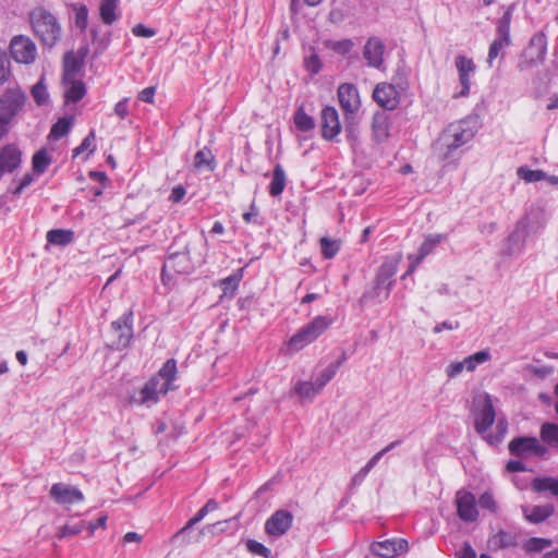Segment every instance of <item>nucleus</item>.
<instances>
[{"label":"nucleus","instance_id":"obj_48","mask_svg":"<svg viewBox=\"0 0 558 558\" xmlns=\"http://www.w3.org/2000/svg\"><path fill=\"white\" fill-rule=\"evenodd\" d=\"M217 509L218 502L215 499H209L194 517L189 519L186 523H199L206 517L207 513L215 511Z\"/></svg>","mask_w":558,"mask_h":558},{"label":"nucleus","instance_id":"obj_38","mask_svg":"<svg viewBox=\"0 0 558 558\" xmlns=\"http://www.w3.org/2000/svg\"><path fill=\"white\" fill-rule=\"evenodd\" d=\"M511 12L507 10L497 21V39L510 44Z\"/></svg>","mask_w":558,"mask_h":558},{"label":"nucleus","instance_id":"obj_32","mask_svg":"<svg viewBox=\"0 0 558 558\" xmlns=\"http://www.w3.org/2000/svg\"><path fill=\"white\" fill-rule=\"evenodd\" d=\"M118 4H119V0H102L101 1L100 8H99V14H100L101 21L106 25H111L117 21L118 15H117L116 11L118 9Z\"/></svg>","mask_w":558,"mask_h":558},{"label":"nucleus","instance_id":"obj_52","mask_svg":"<svg viewBox=\"0 0 558 558\" xmlns=\"http://www.w3.org/2000/svg\"><path fill=\"white\" fill-rule=\"evenodd\" d=\"M510 44L504 43L500 39L495 38L493 43L489 46L488 56H487V63L489 66L493 65V61L499 56L500 51Z\"/></svg>","mask_w":558,"mask_h":558},{"label":"nucleus","instance_id":"obj_26","mask_svg":"<svg viewBox=\"0 0 558 558\" xmlns=\"http://www.w3.org/2000/svg\"><path fill=\"white\" fill-rule=\"evenodd\" d=\"M287 183L286 172L280 163H277L272 170L271 182L268 186L270 196L277 197L282 194Z\"/></svg>","mask_w":558,"mask_h":558},{"label":"nucleus","instance_id":"obj_54","mask_svg":"<svg viewBox=\"0 0 558 558\" xmlns=\"http://www.w3.org/2000/svg\"><path fill=\"white\" fill-rule=\"evenodd\" d=\"M380 460V454L373 456L368 462L359 471V473L353 477V483H359L363 481V478L371 472L372 469L375 468V465Z\"/></svg>","mask_w":558,"mask_h":558},{"label":"nucleus","instance_id":"obj_6","mask_svg":"<svg viewBox=\"0 0 558 558\" xmlns=\"http://www.w3.org/2000/svg\"><path fill=\"white\" fill-rule=\"evenodd\" d=\"M338 100L345 117V131L353 132V124L351 120L360 109V96L356 86L352 83H343L337 90Z\"/></svg>","mask_w":558,"mask_h":558},{"label":"nucleus","instance_id":"obj_41","mask_svg":"<svg viewBox=\"0 0 558 558\" xmlns=\"http://www.w3.org/2000/svg\"><path fill=\"white\" fill-rule=\"evenodd\" d=\"M96 134L95 131L92 130L82 141V143L73 149V158L77 157L84 151H88V155H92L96 150Z\"/></svg>","mask_w":558,"mask_h":558},{"label":"nucleus","instance_id":"obj_59","mask_svg":"<svg viewBox=\"0 0 558 558\" xmlns=\"http://www.w3.org/2000/svg\"><path fill=\"white\" fill-rule=\"evenodd\" d=\"M553 480V477H536L532 482V487L538 493L548 492Z\"/></svg>","mask_w":558,"mask_h":558},{"label":"nucleus","instance_id":"obj_4","mask_svg":"<svg viewBox=\"0 0 558 558\" xmlns=\"http://www.w3.org/2000/svg\"><path fill=\"white\" fill-rule=\"evenodd\" d=\"M407 80L400 75L392 78V83H379L373 90V99L385 110H395L400 102V95L408 90Z\"/></svg>","mask_w":558,"mask_h":558},{"label":"nucleus","instance_id":"obj_21","mask_svg":"<svg viewBox=\"0 0 558 558\" xmlns=\"http://www.w3.org/2000/svg\"><path fill=\"white\" fill-rule=\"evenodd\" d=\"M396 274V267L391 264H384L380 266L375 279V294L378 296L380 290H385V299L388 298L392 287L391 278Z\"/></svg>","mask_w":558,"mask_h":558},{"label":"nucleus","instance_id":"obj_3","mask_svg":"<svg viewBox=\"0 0 558 558\" xmlns=\"http://www.w3.org/2000/svg\"><path fill=\"white\" fill-rule=\"evenodd\" d=\"M191 243L184 236H175L168 247V255L163 263V277L168 270L177 274H191L194 264L191 257Z\"/></svg>","mask_w":558,"mask_h":558},{"label":"nucleus","instance_id":"obj_15","mask_svg":"<svg viewBox=\"0 0 558 558\" xmlns=\"http://www.w3.org/2000/svg\"><path fill=\"white\" fill-rule=\"evenodd\" d=\"M162 384L159 381L158 376H153L146 381L143 388L140 389L137 397H133L132 401L137 404L157 403L160 396H165Z\"/></svg>","mask_w":558,"mask_h":558},{"label":"nucleus","instance_id":"obj_47","mask_svg":"<svg viewBox=\"0 0 558 558\" xmlns=\"http://www.w3.org/2000/svg\"><path fill=\"white\" fill-rule=\"evenodd\" d=\"M32 96L35 100V102L38 105V106H43L47 102L48 100V92H47V87L46 85L44 84L43 81H39L38 83H36L33 87H32Z\"/></svg>","mask_w":558,"mask_h":558},{"label":"nucleus","instance_id":"obj_23","mask_svg":"<svg viewBox=\"0 0 558 558\" xmlns=\"http://www.w3.org/2000/svg\"><path fill=\"white\" fill-rule=\"evenodd\" d=\"M408 542L405 539L385 541L375 545L374 551L380 557L392 558L395 555L405 551Z\"/></svg>","mask_w":558,"mask_h":558},{"label":"nucleus","instance_id":"obj_27","mask_svg":"<svg viewBox=\"0 0 558 558\" xmlns=\"http://www.w3.org/2000/svg\"><path fill=\"white\" fill-rule=\"evenodd\" d=\"M46 239L52 245L65 246L73 242L74 232L69 229H52L47 232Z\"/></svg>","mask_w":558,"mask_h":558},{"label":"nucleus","instance_id":"obj_45","mask_svg":"<svg viewBox=\"0 0 558 558\" xmlns=\"http://www.w3.org/2000/svg\"><path fill=\"white\" fill-rule=\"evenodd\" d=\"M204 534V530L199 529V525H184L177 534L174 539L189 538L190 541H198L199 536Z\"/></svg>","mask_w":558,"mask_h":558},{"label":"nucleus","instance_id":"obj_35","mask_svg":"<svg viewBox=\"0 0 558 558\" xmlns=\"http://www.w3.org/2000/svg\"><path fill=\"white\" fill-rule=\"evenodd\" d=\"M68 83H71V86L65 93V100L66 102L76 104L86 95L85 84L83 81H77L75 78Z\"/></svg>","mask_w":558,"mask_h":558},{"label":"nucleus","instance_id":"obj_10","mask_svg":"<svg viewBox=\"0 0 558 558\" xmlns=\"http://www.w3.org/2000/svg\"><path fill=\"white\" fill-rule=\"evenodd\" d=\"M10 54L19 63L31 64L37 56L35 43L25 35H15L10 41Z\"/></svg>","mask_w":558,"mask_h":558},{"label":"nucleus","instance_id":"obj_46","mask_svg":"<svg viewBox=\"0 0 558 558\" xmlns=\"http://www.w3.org/2000/svg\"><path fill=\"white\" fill-rule=\"evenodd\" d=\"M11 62L5 51L0 48V85L7 83L11 77Z\"/></svg>","mask_w":558,"mask_h":558},{"label":"nucleus","instance_id":"obj_14","mask_svg":"<svg viewBox=\"0 0 558 558\" xmlns=\"http://www.w3.org/2000/svg\"><path fill=\"white\" fill-rule=\"evenodd\" d=\"M22 163V151L15 144H7L0 149V173H13Z\"/></svg>","mask_w":558,"mask_h":558},{"label":"nucleus","instance_id":"obj_8","mask_svg":"<svg viewBox=\"0 0 558 558\" xmlns=\"http://www.w3.org/2000/svg\"><path fill=\"white\" fill-rule=\"evenodd\" d=\"M508 450L511 456L520 459L527 457L543 458L548 452L546 446L533 436H519L513 438L508 444Z\"/></svg>","mask_w":558,"mask_h":558},{"label":"nucleus","instance_id":"obj_50","mask_svg":"<svg viewBox=\"0 0 558 558\" xmlns=\"http://www.w3.org/2000/svg\"><path fill=\"white\" fill-rule=\"evenodd\" d=\"M88 24V9L82 4L75 8V25L81 31H85Z\"/></svg>","mask_w":558,"mask_h":558},{"label":"nucleus","instance_id":"obj_44","mask_svg":"<svg viewBox=\"0 0 558 558\" xmlns=\"http://www.w3.org/2000/svg\"><path fill=\"white\" fill-rule=\"evenodd\" d=\"M320 250L325 258H333L340 250V242L324 236L320 239Z\"/></svg>","mask_w":558,"mask_h":558},{"label":"nucleus","instance_id":"obj_5","mask_svg":"<svg viewBox=\"0 0 558 558\" xmlns=\"http://www.w3.org/2000/svg\"><path fill=\"white\" fill-rule=\"evenodd\" d=\"M331 324L332 319L328 316L315 317L290 338L289 348L294 351L302 350L307 344L314 342Z\"/></svg>","mask_w":558,"mask_h":558},{"label":"nucleus","instance_id":"obj_51","mask_svg":"<svg viewBox=\"0 0 558 558\" xmlns=\"http://www.w3.org/2000/svg\"><path fill=\"white\" fill-rule=\"evenodd\" d=\"M550 539L532 537L525 543L524 548L526 551H541L544 548L550 546Z\"/></svg>","mask_w":558,"mask_h":558},{"label":"nucleus","instance_id":"obj_9","mask_svg":"<svg viewBox=\"0 0 558 558\" xmlns=\"http://www.w3.org/2000/svg\"><path fill=\"white\" fill-rule=\"evenodd\" d=\"M49 497L54 504L66 509L84 501V495L77 487L61 482L50 487Z\"/></svg>","mask_w":558,"mask_h":558},{"label":"nucleus","instance_id":"obj_55","mask_svg":"<svg viewBox=\"0 0 558 558\" xmlns=\"http://www.w3.org/2000/svg\"><path fill=\"white\" fill-rule=\"evenodd\" d=\"M246 547L251 553L263 556L265 558H269L271 556L270 549L255 539H247Z\"/></svg>","mask_w":558,"mask_h":558},{"label":"nucleus","instance_id":"obj_22","mask_svg":"<svg viewBox=\"0 0 558 558\" xmlns=\"http://www.w3.org/2000/svg\"><path fill=\"white\" fill-rule=\"evenodd\" d=\"M547 51L546 36L543 33L534 34L530 40L527 53L533 62L542 63Z\"/></svg>","mask_w":558,"mask_h":558},{"label":"nucleus","instance_id":"obj_33","mask_svg":"<svg viewBox=\"0 0 558 558\" xmlns=\"http://www.w3.org/2000/svg\"><path fill=\"white\" fill-rule=\"evenodd\" d=\"M72 128V118L62 117L59 118L56 123L52 124L48 138L52 141H58L61 137L69 134Z\"/></svg>","mask_w":558,"mask_h":558},{"label":"nucleus","instance_id":"obj_1","mask_svg":"<svg viewBox=\"0 0 558 558\" xmlns=\"http://www.w3.org/2000/svg\"><path fill=\"white\" fill-rule=\"evenodd\" d=\"M29 23L35 37L44 48L52 49L60 40L62 27L59 20L43 7H36L29 12Z\"/></svg>","mask_w":558,"mask_h":558},{"label":"nucleus","instance_id":"obj_64","mask_svg":"<svg viewBox=\"0 0 558 558\" xmlns=\"http://www.w3.org/2000/svg\"><path fill=\"white\" fill-rule=\"evenodd\" d=\"M458 558H477L476 551L472 548L470 543L465 542L462 545V548L457 554Z\"/></svg>","mask_w":558,"mask_h":558},{"label":"nucleus","instance_id":"obj_18","mask_svg":"<svg viewBox=\"0 0 558 558\" xmlns=\"http://www.w3.org/2000/svg\"><path fill=\"white\" fill-rule=\"evenodd\" d=\"M385 46L377 37L369 38L363 49V57L372 68H379L383 63Z\"/></svg>","mask_w":558,"mask_h":558},{"label":"nucleus","instance_id":"obj_39","mask_svg":"<svg viewBox=\"0 0 558 558\" xmlns=\"http://www.w3.org/2000/svg\"><path fill=\"white\" fill-rule=\"evenodd\" d=\"M517 175L521 180H524L525 182L529 183L538 182L547 179V174L543 170H532L526 166L519 167L517 170Z\"/></svg>","mask_w":558,"mask_h":558},{"label":"nucleus","instance_id":"obj_19","mask_svg":"<svg viewBox=\"0 0 558 558\" xmlns=\"http://www.w3.org/2000/svg\"><path fill=\"white\" fill-rule=\"evenodd\" d=\"M177 375V361L174 359H168L156 375L162 384L163 393H168L169 391L177 389V386L174 385Z\"/></svg>","mask_w":558,"mask_h":558},{"label":"nucleus","instance_id":"obj_40","mask_svg":"<svg viewBox=\"0 0 558 558\" xmlns=\"http://www.w3.org/2000/svg\"><path fill=\"white\" fill-rule=\"evenodd\" d=\"M508 430V423L500 418L496 424V433L484 436L485 440L492 446H498L505 438Z\"/></svg>","mask_w":558,"mask_h":558},{"label":"nucleus","instance_id":"obj_43","mask_svg":"<svg viewBox=\"0 0 558 558\" xmlns=\"http://www.w3.org/2000/svg\"><path fill=\"white\" fill-rule=\"evenodd\" d=\"M320 391L315 381H300L295 386V392L306 399H313Z\"/></svg>","mask_w":558,"mask_h":558},{"label":"nucleus","instance_id":"obj_31","mask_svg":"<svg viewBox=\"0 0 558 558\" xmlns=\"http://www.w3.org/2000/svg\"><path fill=\"white\" fill-rule=\"evenodd\" d=\"M539 438L549 447H558V423H543L539 428Z\"/></svg>","mask_w":558,"mask_h":558},{"label":"nucleus","instance_id":"obj_2","mask_svg":"<svg viewBox=\"0 0 558 558\" xmlns=\"http://www.w3.org/2000/svg\"><path fill=\"white\" fill-rule=\"evenodd\" d=\"M475 131L466 121L450 124L438 142L437 149L441 160L456 158L458 149L473 140Z\"/></svg>","mask_w":558,"mask_h":558},{"label":"nucleus","instance_id":"obj_20","mask_svg":"<svg viewBox=\"0 0 558 558\" xmlns=\"http://www.w3.org/2000/svg\"><path fill=\"white\" fill-rule=\"evenodd\" d=\"M444 239V234H429L428 236H426L418 248V254L416 256H409V259L411 260V266L409 270L413 271L416 265L420 264L428 254H430L433 250L438 244H440Z\"/></svg>","mask_w":558,"mask_h":558},{"label":"nucleus","instance_id":"obj_37","mask_svg":"<svg viewBox=\"0 0 558 558\" xmlns=\"http://www.w3.org/2000/svg\"><path fill=\"white\" fill-rule=\"evenodd\" d=\"M32 162L33 170L38 174H43L50 166L51 157L45 148H41L34 154Z\"/></svg>","mask_w":558,"mask_h":558},{"label":"nucleus","instance_id":"obj_58","mask_svg":"<svg viewBox=\"0 0 558 558\" xmlns=\"http://www.w3.org/2000/svg\"><path fill=\"white\" fill-rule=\"evenodd\" d=\"M551 511H553L551 507H536V508H534L533 513L531 517H529V519L533 523H539V522L544 521L546 518H548L550 515Z\"/></svg>","mask_w":558,"mask_h":558},{"label":"nucleus","instance_id":"obj_11","mask_svg":"<svg viewBox=\"0 0 558 558\" xmlns=\"http://www.w3.org/2000/svg\"><path fill=\"white\" fill-rule=\"evenodd\" d=\"M26 95L20 87L7 88L0 96V117L12 119L24 107Z\"/></svg>","mask_w":558,"mask_h":558},{"label":"nucleus","instance_id":"obj_34","mask_svg":"<svg viewBox=\"0 0 558 558\" xmlns=\"http://www.w3.org/2000/svg\"><path fill=\"white\" fill-rule=\"evenodd\" d=\"M340 366L341 362H332L320 371L314 380L317 388L323 390V388L335 377Z\"/></svg>","mask_w":558,"mask_h":558},{"label":"nucleus","instance_id":"obj_28","mask_svg":"<svg viewBox=\"0 0 558 558\" xmlns=\"http://www.w3.org/2000/svg\"><path fill=\"white\" fill-rule=\"evenodd\" d=\"M517 535L512 532L499 530L488 539V546L492 549H500L515 545Z\"/></svg>","mask_w":558,"mask_h":558},{"label":"nucleus","instance_id":"obj_29","mask_svg":"<svg viewBox=\"0 0 558 558\" xmlns=\"http://www.w3.org/2000/svg\"><path fill=\"white\" fill-rule=\"evenodd\" d=\"M194 167L197 170L214 171L216 167L215 156L208 147L198 150L194 156Z\"/></svg>","mask_w":558,"mask_h":558},{"label":"nucleus","instance_id":"obj_16","mask_svg":"<svg viewBox=\"0 0 558 558\" xmlns=\"http://www.w3.org/2000/svg\"><path fill=\"white\" fill-rule=\"evenodd\" d=\"M458 515L463 521H475L477 518L476 499L469 492L459 490L456 496Z\"/></svg>","mask_w":558,"mask_h":558},{"label":"nucleus","instance_id":"obj_56","mask_svg":"<svg viewBox=\"0 0 558 558\" xmlns=\"http://www.w3.org/2000/svg\"><path fill=\"white\" fill-rule=\"evenodd\" d=\"M329 47L336 53L345 56L353 48V43L351 39H341V40L332 41Z\"/></svg>","mask_w":558,"mask_h":558},{"label":"nucleus","instance_id":"obj_60","mask_svg":"<svg viewBox=\"0 0 558 558\" xmlns=\"http://www.w3.org/2000/svg\"><path fill=\"white\" fill-rule=\"evenodd\" d=\"M132 33L136 37H145V38H150L156 35V31L154 28L146 27L144 24H136L133 27Z\"/></svg>","mask_w":558,"mask_h":558},{"label":"nucleus","instance_id":"obj_30","mask_svg":"<svg viewBox=\"0 0 558 558\" xmlns=\"http://www.w3.org/2000/svg\"><path fill=\"white\" fill-rule=\"evenodd\" d=\"M243 278V269H238L227 278L220 280V287L222 289L223 295L233 298L239 288V284Z\"/></svg>","mask_w":558,"mask_h":558},{"label":"nucleus","instance_id":"obj_62","mask_svg":"<svg viewBox=\"0 0 558 558\" xmlns=\"http://www.w3.org/2000/svg\"><path fill=\"white\" fill-rule=\"evenodd\" d=\"M258 209L257 207L255 206V204L253 203L251 205V209L250 211H246L243 214V220L246 222V223H256V225H260V221H258Z\"/></svg>","mask_w":558,"mask_h":558},{"label":"nucleus","instance_id":"obj_17","mask_svg":"<svg viewBox=\"0 0 558 558\" xmlns=\"http://www.w3.org/2000/svg\"><path fill=\"white\" fill-rule=\"evenodd\" d=\"M456 68L459 73V82L461 84V90L459 96L466 97L470 94L471 88V75L475 71V64L472 59L465 56H458L456 58Z\"/></svg>","mask_w":558,"mask_h":558},{"label":"nucleus","instance_id":"obj_57","mask_svg":"<svg viewBox=\"0 0 558 558\" xmlns=\"http://www.w3.org/2000/svg\"><path fill=\"white\" fill-rule=\"evenodd\" d=\"M478 506L482 509H486L493 513L496 512V510H497V505L494 499V496L488 492H485L484 494L481 495V497L478 499Z\"/></svg>","mask_w":558,"mask_h":558},{"label":"nucleus","instance_id":"obj_7","mask_svg":"<svg viewBox=\"0 0 558 558\" xmlns=\"http://www.w3.org/2000/svg\"><path fill=\"white\" fill-rule=\"evenodd\" d=\"M133 310H128L122 316L110 325L111 333L114 337L110 347L114 350H124L130 345L133 338Z\"/></svg>","mask_w":558,"mask_h":558},{"label":"nucleus","instance_id":"obj_13","mask_svg":"<svg viewBox=\"0 0 558 558\" xmlns=\"http://www.w3.org/2000/svg\"><path fill=\"white\" fill-rule=\"evenodd\" d=\"M322 136L326 141H333L341 132L339 114L335 107L326 106L320 113Z\"/></svg>","mask_w":558,"mask_h":558},{"label":"nucleus","instance_id":"obj_24","mask_svg":"<svg viewBox=\"0 0 558 558\" xmlns=\"http://www.w3.org/2000/svg\"><path fill=\"white\" fill-rule=\"evenodd\" d=\"M372 130L375 141L381 143L389 137V117L385 111H377L373 116Z\"/></svg>","mask_w":558,"mask_h":558},{"label":"nucleus","instance_id":"obj_42","mask_svg":"<svg viewBox=\"0 0 558 558\" xmlns=\"http://www.w3.org/2000/svg\"><path fill=\"white\" fill-rule=\"evenodd\" d=\"M90 34H92V41L96 46V52L102 53L109 47V45L111 43V34L106 33V34L99 35L97 27L92 28Z\"/></svg>","mask_w":558,"mask_h":558},{"label":"nucleus","instance_id":"obj_25","mask_svg":"<svg viewBox=\"0 0 558 558\" xmlns=\"http://www.w3.org/2000/svg\"><path fill=\"white\" fill-rule=\"evenodd\" d=\"M82 58L73 51H68L63 57V82L73 81L83 66Z\"/></svg>","mask_w":558,"mask_h":558},{"label":"nucleus","instance_id":"obj_63","mask_svg":"<svg viewBox=\"0 0 558 558\" xmlns=\"http://www.w3.org/2000/svg\"><path fill=\"white\" fill-rule=\"evenodd\" d=\"M463 369H464V367H463V363L461 361L453 362L447 366L446 374L449 378H454L458 375H460L463 372Z\"/></svg>","mask_w":558,"mask_h":558},{"label":"nucleus","instance_id":"obj_53","mask_svg":"<svg viewBox=\"0 0 558 558\" xmlns=\"http://www.w3.org/2000/svg\"><path fill=\"white\" fill-rule=\"evenodd\" d=\"M322 61L317 53H312L304 59V66L312 75L317 74L322 70Z\"/></svg>","mask_w":558,"mask_h":558},{"label":"nucleus","instance_id":"obj_12","mask_svg":"<svg viewBox=\"0 0 558 558\" xmlns=\"http://www.w3.org/2000/svg\"><path fill=\"white\" fill-rule=\"evenodd\" d=\"M473 414L475 432L484 436L493 426L496 418L495 408L488 393H485L481 408L475 410Z\"/></svg>","mask_w":558,"mask_h":558},{"label":"nucleus","instance_id":"obj_36","mask_svg":"<svg viewBox=\"0 0 558 558\" xmlns=\"http://www.w3.org/2000/svg\"><path fill=\"white\" fill-rule=\"evenodd\" d=\"M295 128L301 132H310L315 128V120L308 116L304 109L299 108L293 117Z\"/></svg>","mask_w":558,"mask_h":558},{"label":"nucleus","instance_id":"obj_49","mask_svg":"<svg viewBox=\"0 0 558 558\" xmlns=\"http://www.w3.org/2000/svg\"><path fill=\"white\" fill-rule=\"evenodd\" d=\"M294 517L291 511L286 509L277 510L265 523H292Z\"/></svg>","mask_w":558,"mask_h":558},{"label":"nucleus","instance_id":"obj_61","mask_svg":"<svg viewBox=\"0 0 558 558\" xmlns=\"http://www.w3.org/2000/svg\"><path fill=\"white\" fill-rule=\"evenodd\" d=\"M81 532L80 525H63L59 527L57 536L62 539L69 536H74Z\"/></svg>","mask_w":558,"mask_h":558}]
</instances>
